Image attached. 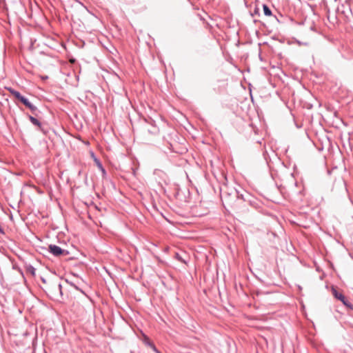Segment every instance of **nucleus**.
<instances>
[{
	"label": "nucleus",
	"instance_id": "obj_9",
	"mask_svg": "<svg viewBox=\"0 0 353 353\" xmlns=\"http://www.w3.org/2000/svg\"><path fill=\"white\" fill-rule=\"evenodd\" d=\"M148 131L150 134H156L159 132V129L155 125L152 124L151 128L148 129Z\"/></svg>",
	"mask_w": 353,
	"mask_h": 353
},
{
	"label": "nucleus",
	"instance_id": "obj_4",
	"mask_svg": "<svg viewBox=\"0 0 353 353\" xmlns=\"http://www.w3.org/2000/svg\"><path fill=\"white\" fill-rule=\"evenodd\" d=\"M144 343L150 347L152 350L154 352H155L156 353H161L156 347V346L154 345V344L150 340V339L146 336H144V341H143Z\"/></svg>",
	"mask_w": 353,
	"mask_h": 353
},
{
	"label": "nucleus",
	"instance_id": "obj_12",
	"mask_svg": "<svg viewBox=\"0 0 353 353\" xmlns=\"http://www.w3.org/2000/svg\"><path fill=\"white\" fill-rule=\"evenodd\" d=\"M97 163L99 168L102 172L103 175V176L105 175L106 172H105V170L104 169V168L103 167L102 164L99 161H97Z\"/></svg>",
	"mask_w": 353,
	"mask_h": 353
},
{
	"label": "nucleus",
	"instance_id": "obj_7",
	"mask_svg": "<svg viewBox=\"0 0 353 353\" xmlns=\"http://www.w3.org/2000/svg\"><path fill=\"white\" fill-rule=\"evenodd\" d=\"M263 9L264 14L265 16H268V17L273 16L270 8L266 4L263 5Z\"/></svg>",
	"mask_w": 353,
	"mask_h": 353
},
{
	"label": "nucleus",
	"instance_id": "obj_14",
	"mask_svg": "<svg viewBox=\"0 0 353 353\" xmlns=\"http://www.w3.org/2000/svg\"><path fill=\"white\" fill-rule=\"evenodd\" d=\"M176 258L179 261H182V262H183V263H185V261L184 260H183V259H182V258L181 257V256H180L178 253H176Z\"/></svg>",
	"mask_w": 353,
	"mask_h": 353
},
{
	"label": "nucleus",
	"instance_id": "obj_13",
	"mask_svg": "<svg viewBox=\"0 0 353 353\" xmlns=\"http://www.w3.org/2000/svg\"><path fill=\"white\" fill-rule=\"evenodd\" d=\"M234 194H235L234 195L235 197H236L238 199L241 198L244 200L243 195L242 194L239 195V192L236 190H234Z\"/></svg>",
	"mask_w": 353,
	"mask_h": 353
},
{
	"label": "nucleus",
	"instance_id": "obj_18",
	"mask_svg": "<svg viewBox=\"0 0 353 353\" xmlns=\"http://www.w3.org/2000/svg\"><path fill=\"white\" fill-rule=\"evenodd\" d=\"M136 172H137L136 170L132 168V173H133L134 176H136Z\"/></svg>",
	"mask_w": 353,
	"mask_h": 353
},
{
	"label": "nucleus",
	"instance_id": "obj_15",
	"mask_svg": "<svg viewBox=\"0 0 353 353\" xmlns=\"http://www.w3.org/2000/svg\"><path fill=\"white\" fill-rule=\"evenodd\" d=\"M254 14L259 15V8H256L254 9V12H253V14H252V15H254Z\"/></svg>",
	"mask_w": 353,
	"mask_h": 353
},
{
	"label": "nucleus",
	"instance_id": "obj_5",
	"mask_svg": "<svg viewBox=\"0 0 353 353\" xmlns=\"http://www.w3.org/2000/svg\"><path fill=\"white\" fill-rule=\"evenodd\" d=\"M28 118H29L30 121H31V123L34 125L37 126L39 128V130H41V131H43L45 133L44 130L42 128L41 123L37 119H36L35 117L30 116V115L28 116Z\"/></svg>",
	"mask_w": 353,
	"mask_h": 353
},
{
	"label": "nucleus",
	"instance_id": "obj_1",
	"mask_svg": "<svg viewBox=\"0 0 353 353\" xmlns=\"http://www.w3.org/2000/svg\"><path fill=\"white\" fill-rule=\"evenodd\" d=\"M49 292L54 299H59L62 297V286L61 283H52L49 287Z\"/></svg>",
	"mask_w": 353,
	"mask_h": 353
},
{
	"label": "nucleus",
	"instance_id": "obj_8",
	"mask_svg": "<svg viewBox=\"0 0 353 353\" xmlns=\"http://www.w3.org/2000/svg\"><path fill=\"white\" fill-rule=\"evenodd\" d=\"M26 272L34 276L35 275L36 269L32 265H29L26 266Z\"/></svg>",
	"mask_w": 353,
	"mask_h": 353
},
{
	"label": "nucleus",
	"instance_id": "obj_11",
	"mask_svg": "<svg viewBox=\"0 0 353 353\" xmlns=\"http://www.w3.org/2000/svg\"><path fill=\"white\" fill-rule=\"evenodd\" d=\"M26 107L29 108L32 112H34L37 110V108L30 102Z\"/></svg>",
	"mask_w": 353,
	"mask_h": 353
},
{
	"label": "nucleus",
	"instance_id": "obj_10",
	"mask_svg": "<svg viewBox=\"0 0 353 353\" xmlns=\"http://www.w3.org/2000/svg\"><path fill=\"white\" fill-rule=\"evenodd\" d=\"M19 101H21L25 106H26L30 103L28 99L23 96H22L21 99H19Z\"/></svg>",
	"mask_w": 353,
	"mask_h": 353
},
{
	"label": "nucleus",
	"instance_id": "obj_3",
	"mask_svg": "<svg viewBox=\"0 0 353 353\" xmlns=\"http://www.w3.org/2000/svg\"><path fill=\"white\" fill-rule=\"evenodd\" d=\"M332 294L336 299L340 300L345 306L353 310V305L347 301L343 294L339 292L334 288H332Z\"/></svg>",
	"mask_w": 353,
	"mask_h": 353
},
{
	"label": "nucleus",
	"instance_id": "obj_16",
	"mask_svg": "<svg viewBox=\"0 0 353 353\" xmlns=\"http://www.w3.org/2000/svg\"><path fill=\"white\" fill-rule=\"evenodd\" d=\"M273 17H274V18L275 19V20H276V21H278L279 23H280V22H281V21H280V20L279 19V18H278L276 15H274Z\"/></svg>",
	"mask_w": 353,
	"mask_h": 353
},
{
	"label": "nucleus",
	"instance_id": "obj_2",
	"mask_svg": "<svg viewBox=\"0 0 353 353\" xmlns=\"http://www.w3.org/2000/svg\"><path fill=\"white\" fill-rule=\"evenodd\" d=\"M48 251L54 256H67L69 254L68 250L62 249L57 245L52 244L48 246Z\"/></svg>",
	"mask_w": 353,
	"mask_h": 353
},
{
	"label": "nucleus",
	"instance_id": "obj_6",
	"mask_svg": "<svg viewBox=\"0 0 353 353\" xmlns=\"http://www.w3.org/2000/svg\"><path fill=\"white\" fill-rule=\"evenodd\" d=\"M8 90L9 91V92L14 97L17 99H21V97L23 96L21 94V93L19 92V91H17L15 90L14 89L12 88H8Z\"/></svg>",
	"mask_w": 353,
	"mask_h": 353
},
{
	"label": "nucleus",
	"instance_id": "obj_17",
	"mask_svg": "<svg viewBox=\"0 0 353 353\" xmlns=\"http://www.w3.org/2000/svg\"><path fill=\"white\" fill-rule=\"evenodd\" d=\"M70 284L71 285L74 286L77 290H79L78 287H77V286H76L74 283H70Z\"/></svg>",
	"mask_w": 353,
	"mask_h": 353
}]
</instances>
